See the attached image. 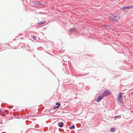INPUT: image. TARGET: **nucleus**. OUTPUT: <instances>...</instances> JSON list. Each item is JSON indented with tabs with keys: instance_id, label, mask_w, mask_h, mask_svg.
<instances>
[{
	"instance_id": "nucleus-1",
	"label": "nucleus",
	"mask_w": 133,
	"mask_h": 133,
	"mask_svg": "<svg viewBox=\"0 0 133 133\" xmlns=\"http://www.w3.org/2000/svg\"><path fill=\"white\" fill-rule=\"evenodd\" d=\"M122 94L123 93L122 92H120L118 95V99L119 102L121 103H123V98H122Z\"/></svg>"
},
{
	"instance_id": "nucleus-2",
	"label": "nucleus",
	"mask_w": 133,
	"mask_h": 133,
	"mask_svg": "<svg viewBox=\"0 0 133 133\" xmlns=\"http://www.w3.org/2000/svg\"><path fill=\"white\" fill-rule=\"evenodd\" d=\"M110 94L109 91L107 90L104 91L102 95L104 96H106Z\"/></svg>"
},
{
	"instance_id": "nucleus-3",
	"label": "nucleus",
	"mask_w": 133,
	"mask_h": 133,
	"mask_svg": "<svg viewBox=\"0 0 133 133\" xmlns=\"http://www.w3.org/2000/svg\"><path fill=\"white\" fill-rule=\"evenodd\" d=\"M103 98V96H99L97 98L96 100V102H99Z\"/></svg>"
},
{
	"instance_id": "nucleus-4",
	"label": "nucleus",
	"mask_w": 133,
	"mask_h": 133,
	"mask_svg": "<svg viewBox=\"0 0 133 133\" xmlns=\"http://www.w3.org/2000/svg\"><path fill=\"white\" fill-rule=\"evenodd\" d=\"M114 16L112 15H110L109 17V20L114 21Z\"/></svg>"
},
{
	"instance_id": "nucleus-5",
	"label": "nucleus",
	"mask_w": 133,
	"mask_h": 133,
	"mask_svg": "<svg viewBox=\"0 0 133 133\" xmlns=\"http://www.w3.org/2000/svg\"><path fill=\"white\" fill-rule=\"evenodd\" d=\"M119 17L118 16H115L114 18V22H116L119 19Z\"/></svg>"
},
{
	"instance_id": "nucleus-6",
	"label": "nucleus",
	"mask_w": 133,
	"mask_h": 133,
	"mask_svg": "<svg viewBox=\"0 0 133 133\" xmlns=\"http://www.w3.org/2000/svg\"><path fill=\"white\" fill-rule=\"evenodd\" d=\"M131 8V6H129L123 7L122 8V9L124 10H127Z\"/></svg>"
},
{
	"instance_id": "nucleus-7",
	"label": "nucleus",
	"mask_w": 133,
	"mask_h": 133,
	"mask_svg": "<svg viewBox=\"0 0 133 133\" xmlns=\"http://www.w3.org/2000/svg\"><path fill=\"white\" fill-rule=\"evenodd\" d=\"M45 23V21H41L38 23V25H41Z\"/></svg>"
},
{
	"instance_id": "nucleus-8",
	"label": "nucleus",
	"mask_w": 133,
	"mask_h": 133,
	"mask_svg": "<svg viewBox=\"0 0 133 133\" xmlns=\"http://www.w3.org/2000/svg\"><path fill=\"white\" fill-rule=\"evenodd\" d=\"M116 128H111V131L112 132H114L116 131Z\"/></svg>"
},
{
	"instance_id": "nucleus-9",
	"label": "nucleus",
	"mask_w": 133,
	"mask_h": 133,
	"mask_svg": "<svg viewBox=\"0 0 133 133\" xmlns=\"http://www.w3.org/2000/svg\"><path fill=\"white\" fill-rule=\"evenodd\" d=\"M63 123L62 122H61V123H59L58 124L59 125V127H62L63 126Z\"/></svg>"
},
{
	"instance_id": "nucleus-10",
	"label": "nucleus",
	"mask_w": 133,
	"mask_h": 133,
	"mask_svg": "<svg viewBox=\"0 0 133 133\" xmlns=\"http://www.w3.org/2000/svg\"><path fill=\"white\" fill-rule=\"evenodd\" d=\"M75 128V125H72V126H70V129H74Z\"/></svg>"
},
{
	"instance_id": "nucleus-11",
	"label": "nucleus",
	"mask_w": 133,
	"mask_h": 133,
	"mask_svg": "<svg viewBox=\"0 0 133 133\" xmlns=\"http://www.w3.org/2000/svg\"><path fill=\"white\" fill-rule=\"evenodd\" d=\"M60 105V103H59V105H58V106H56V107H54V109H56V108H58L59 107V106Z\"/></svg>"
},
{
	"instance_id": "nucleus-12",
	"label": "nucleus",
	"mask_w": 133,
	"mask_h": 133,
	"mask_svg": "<svg viewBox=\"0 0 133 133\" xmlns=\"http://www.w3.org/2000/svg\"><path fill=\"white\" fill-rule=\"evenodd\" d=\"M70 30L71 31H74L75 30V29L74 28H72L71 29H70Z\"/></svg>"
},
{
	"instance_id": "nucleus-13",
	"label": "nucleus",
	"mask_w": 133,
	"mask_h": 133,
	"mask_svg": "<svg viewBox=\"0 0 133 133\" xmlns=\"http://www.w3.org/2000/svg\"><path fill=\"white\" fill-rule=\"evenodd\" d=\"M120 117V116L119 115V116H115V118H117L118 117Z\"/></svg>"
},
{
	"instance_id": "nucleus-14",
	"label": "nucleus",
	"mask_w": 133,
	"mask_h": 133,
	"mask_svg": "<svg viewBox=\"0 0 133 133\" xmlns=\"http://www.w3.org/2000/svg\"><path fill=\"white\" fill-rule=\"evenodd\" d=\"M33 38L34 40H35L36 39V37L35 36H33Z\"/></svg>"
},
{
	"instance_id": "nucleus-15",
	"label": "nucleus",
	"mask_w": 133,
	"mask_h": 133,
	"mask_svg": "<svg viewBox=\"0 0 133 133\" xmlns=\"http://www.w3.org/2000/svg\"><path fill=\"white\" fill-rule=\"evenodd\" d=\"M33 3L34 4H37V3H36V2H33Z\"/></svg>"
},
{
	"instance_id": "nucleus-16",
	"label": "nucleus",
	"mask_w": 133,
	"mask_h": 133,
	"mask_svg": "<svg viewBox=\"0 0 133 133\" xmlns=\"http://www.w3.org/2000/svg\"><path fill=\"white\" fill-rule=\"evenodd\" d=\"M59 103H56V105H59Z\"/></svg>"
},
{
	"instance_id": "nucleus-17",
	"label": "nucleus",
	"mask_w": 133,
	"mask_h": 133,
	"mask_svg": "<svg viewBox=\"0 0 133 133\" xmlns=\"http://www.w3.org/2000/svg\"><path fill=\"white\" fill-rule=\"evenodd\" d=\"M131 6V8H133V5L132 6Z\"/></svg>"
},
{
	"instance_id": "nucleus-18",
	"label": "nucleus",
	"mask_w": 133,
	"mask_h": 133,
	"mask_svg": "<svg viewBox=\"0 0 133 133\" xmlns=\"http://www.w3.org/2000/svg\"><path fill=\"white\" fill-rule=\"evenodd\" d=\"M1 112V110H0V112Z\"/></svg>"
}]
</instances>
